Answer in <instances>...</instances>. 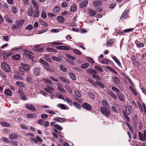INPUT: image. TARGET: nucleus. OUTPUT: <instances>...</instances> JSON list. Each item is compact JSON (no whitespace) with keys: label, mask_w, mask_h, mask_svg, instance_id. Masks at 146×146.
<instances>
[{"label":"nucleus","mask_w":146,"mask_h":146,"mask_svg":"<svg viewBox=\"0 0 146 146\" xmlns=\"http://www.w3.org/2000/svg\"><path fill=\"white\" fill-rule=\"evenodd\" d=\"M30 66L27 64H23L22 66L19 67L20 75H23V72H26L30 70Z\"/></svg>","instance_id":"f257e3e1"},{"label":"nucleus","mask_w":146,"mask_h":146,"mask_svg":"<svg viewBox=\"0 0 146 146\" xmlns=\"http://www.w3.org/2000/svg\"><path fill=\"white\" fill-rule=\"evenodd\" d=\"M28 15L30 16H32L34 15V16L35 17H38L39 15V12L38 10V8L35 9H29L28 11Z\"/></svg>","instance_id":"f03ea898"},{"label":"nucleus","mask_w":146,"mask_h":146,"mask_svg":"<svg viewBox=\"0 0 146 146\" xmlns=\"http://www.w3.org/2000/svg\"><path fill=\"white\" fill-rule=\"evenodd\" d=\"M24 22L25 20L23 19L17 21H16L15 24L12 25V28L14 30L18 29L21 27L22 25L24 24Z\"/></svg>","instance_id":"7ed1b4c3"},{"label":"nucleus","mask_w":146,"mask_h":146,"mask_svg":"<svg viewBox=\"0 0 146 146\" xmlns=\"http://www.w3.org/2000/svg\"><path fill=\"white\" fill-rule=\"evenodd\" d=\"M109 108L101 107L100 108L102 114L106 117H108L110 116V112Z\"/></svg>","instance_id":"20e7f679"},{"label":"nucleus","mask_w":146,"mask_h":146,"mask_svg":"<svg viewBox=\"0 0 146 146\" xmlns=\"http://www.w3.org/2000/svg\"><path fill=\"white\" fill-rule=\"evenodd\" d=\"M1 68L5 72H10L11 71V67L10 65L6 62H3L1 63Z\"/></svg>","instance_id":"39448f33"},{"label":"nucleus","mask_w":146,"mask_h":146,"mask_svg":"<svg viewBox=\"0 0 146 146\" xmlns=\"http://www.w3.org/2000/svg\"><path fill=\"white\" fill-rule=\"evenodd\" d=\"M93 4L98 11H100L102 10L101 8V3L98 1H95L94 2Z\"/></svg>","instance_id":"423d86ee"},{"label":"nucleus","mask_w":146,"mask_h":146,"mask_svg":"<svg viewBox=\"0 0 146 146\" xmlns=\"http://www.w3.org/2000/svg\"><path fill=\"white\" fill-rule=\"evenodd\" d=\"M17 92L19 94L22 100L24 101L27 100V97L22 91L19 90Z\"/></svg>","instance_id":"0eeeda50"},{"label":"nucleus","mask_w":146,"mask_h":146,"mask_svg":"<svg viewBox=\"0 0 146 146\" xmlns=\"http://www.w3.org/2000/svg\"><path fill=\"white\" fill-rule=\"evenodd\" d=\"M129 11V10L128 9L125 10L120 17V19L122 20L126 18Z\"/></svg>","instance_id":"6e6552de"},{"label":"nucleus","mask_w":146,"mask_h":146,"mask_svg":"<svg viewBox=\"0 0 146 146\" xmlns=\"http://www.w3.org/2000/svg\"><path fill=\"white\" fill-rule=\"evenodd\" d=\"M82 106L84 108L88 111H90L92 109V108L90 105L86 102L83 103Z\"/></svg>","instance_id":"1a4fd4ad"},{"label":"nucleus","mask_w":146,"mask_h":146,"mask_svg":"<svg viewBox=\"0 0 146 146\" xmlns=\"http://www.w3.org/2000/svg\"><path fill=\"white\" fill-rule=\"evenodd\" d=\"M100 62L102 64L110 65L111 63V61L106 58H104Z\"/></svg>","instance_id":"9d476101"},{"label":"nucleus","mask_w":146,"mask_h":146,"mask_svg":"<svg viewBox=\"0 0 146 146\" xmlns=\"http://www.w3.org/2000/svg\"><path fill=\"white\" fill-rule=\"evenodd\" d=\"M26 107L27 109L31 111H35L36 110L35 106L30 104H27L26 105Z\"/></svg>","instance_id":"9b49d317"},{"label":"nucleus","mask_w":146,"mask_h":146,"mask_svg":"<svg viewBox=\"0 0 146 146\" xmlns=\"http://www.w3.org/2000/svg\"><path fill=\"white\" fill-rule=\"evenodd\" d=\"M57 85L58 90L59 91L62 92L63 93H65L66 92L65 90L62 87V85L59 83L57 84Z\"/></svg>","instance_id":"f8f14e48"},{"label":"nucleus","mask_w":146,"mask_h":146,"mask_svg":"<svg viewBox=\"0 0 146 146\" xmlns=\"http://www.w3.org/2000/svg\"><path fill=\"white\" fill-rule=\"evenodd\" d=\"M139 138L141 141L143 142L145 141L146 140V135H144L141 132H139Z\"/></svg>","instance_id":"ddd939ff"},{"label":"nucleus","mask_w":146,"mask_h":146,"mask_svg":"<svg viewBox=\"0 0 146 146\" xmlns=\"http://www.w3.org/2000/svg\"><path fill=\"white\" fill-rule=\"evenodd\" d=\"M33 73L34 75L36 76L39 75L40 74V70L39 68L36 67L34 69Z\"/></svg>","instance_id":"4468645a"},{"label":"nucleus","mask_w":146,"mask_h":146,"mask_svg":"<svg viewBox=\"0 0 146 146\" xmlns=\"http://www.w3.org/2000/svg\"><path fill=\"white\" fill-rule=\"evenodd\" d=\"M54 119L56 121L62 123L66 121V119L64 118L57 117H55Z\"/></svg>","instance_id":"2eb2a0df"},{"label":"nucleus","mask_w":146,"mask_h":146,"mask_svg":"<svg viewBox=\"0 0 146 146\" xmlns=\"http://www.w3.org/2000/svg\"><path fill=\"white\" fill-rule=\"evenodd\" d=\"M70 46H60L57 47L56 48L60 50H69L70 49Z\"/></svg>","instance_id":"dca6fc26"},{"label":"nucleus","mask_w":146,"mask_h":146,"mask_svg":"<svg viewBox=\"0 0 146 146\" xmlns=\"http://www.w3.org/2000/svg\"><path fill=\"white\" fill-rule=\"evenodd\" d=\"M9 137L11 139H15L17 138L18 136L16 133H12L9 135Z\"/></svg>","instance_id":"f3484780"},{"label":"nucleus","mask_w":146,"mask_h":146,"mask_svg":"<svg viewBox=\"0 0 146 146\" xmlns=\"http://www.w3.org/2000/svg\"><path fill=\"white\" fill-rule=\"evenodd\" d=\"M134 57L133 58L132 57V61L133 64L135 66H139V62L138 60L137 59L134 58Z\"/></svg>","instance_id":"a211bd4d"},{"label":"nucleus","mask_w":146,"mask_h":146,"mask_svg":"<svg viewBox=\"0 0 146 146\" xmlns=\"http://www.w3.org/2000/svg\"><path fill=\"white\" fill-rule=\"evenodd\" d=\"M114 42V40L113 39L109 40L107 42L106 45L107 46H109L112 45Z\"/></svg>","instance_id":"6ab92c4d"},{"label":"nucleus","mask_w":146,"mask_h":146,"mask_svg":"<svg viewBox=\"0 0 146 146\" xmlns=\"http://www.w3.org/2000/svg\"><path fill=\"white\" fill-rule=\"evenodd\" d=\"M131 110L132 108L130 106H127L126 107L125 111L127 114L129 115L131 112Z\"/></svg>","instance_id":"aec40b11"},{"label":"nucleus","mask_w":146,"mask_h":146,"mask_svg":"<svg viewBox=\"0 0 146 146\" xmlns=\"http://www.w3.org/2000/svg\"><path fill=\"white\" fill-rule=\"evenodd\" d=\"M112 80L114 84L117 85H118L120 83V80L118 78L115 76L112 78Z\"/></svg>","instance_id":"412c9836"},{"label":"nucleus","mask_w":146,"mask_h":146,"mask_svg":"<svg viewBox=\"0 0 146 146\" xmlns=\"http://www.w3.org/2000/svg\"><path fill=\"white\" fill-rule=\"evenodd\" d=\"M88 1L87 0H85L81 2L80 4V7L83 8L86 6L88 3Z\"/></svg>","instance_id":"4be33fe9"},{"label":"nucleus","mask_w":146,"mask_h":146,"mask_svg":"<svg viewBox=\"0 0 146 146\" xmlns=\"http://www.w3.org/2000/svg\"><path fill=\"white\" fill-rule=\"evenodd\" d=\"M88 12L90 16H94L96 14V12L92 9H90L88 11Z\"/></svg>","instance_id":"5701e85b"},{"label":"nucleus","mask_w":146,"mask_h":146,"mask_svg":"<svg viewBox=\"0 0 146 146\" xmlns=\"http://www.w3.org/2000/svg\"><path fill=\"white\" fill-rule=\"evenodd\" d=\"M70 78L72 80H76V76L73 73L70 72L69 74Z\"/></svg>","instance_id":"b1692460"},{"label":"nucleus","mask_w":146,"mask_h":146,"mask_svg":"<svg viewBox=\"0 0 146 146\" xmlns=\"http://www.w3.org/2000/svg\"><path fill=\"white\" fill-rule=\"evenodd\" d=\"M102 103L104 106V107L109 108V104L106 100H103L102 101Z\"/></svg>","instance_id":"393cba45"},{"label":"nucleus","mask_w":146,"mask_h":146,"mask_svg":"<svg viewBox=\"0 0 146 146\" xmlns=\"http://www.w3.org/2000/svg\"><path fill=\"white\" fill-rule=\"evenodd\" d=\"M57 20L60 23H63L65 21L64 18L61 16H58L57 17Z\"/></svg>","instance_id":"a878e982"},{"label":"nucleus","mask_w":146,"mask_h":146,"mask_svg":"<svg viewBox=\"0 0 146 146\" xmlns=\"http://www.w3.org/2000/svg\"><path fill=\"white\" fill-rule=\"evenodd\" d=\"M5 93L8 96H11L12 95L11 91L9 89H6L5 91Z\"/></svg>","instance_id":"bb28decb"},{"label":"nucleus","mask_w":146,"mask_h":146,"mask_svg":"<svg viewBox=\"0 0 146 146\" xmlns=\"http://www.w3.org/2000/svg\"><path fill=\"white\" fill-rule=\"evenodd\" d=\"M135 43L138 47H143L144 46V44L141 42L139 41H137L136 40L135 42Z\"/></svg>","instance_id":"cd10ccee"},{"label":"nucleus","mask_w":146,"mask_h":146,"mask_svg":"<svg viewBox=\"0 0 146 146\" xmlns=\"http://www.w3.org/2000/svg\"><path fill=\"white\" fill-rule=\"evenodd\" d=\"M117 95L118 98L121 101H123L124 100V96L121 94L119 93H117Z\"/></svg>","instance_id":"c85d7f7f"},{"label":"nucleus","mask_w":146,"mask_h":146,"mask_svg":"<svg viewBox=\"0 0 146 146\" xmlns=\"http://www.w3.org/2000/svg\"><path fill=\"white\" fill-rule=\"evenodd\" d=\"M106 68L107 69H108L110 70L111 72H113L115 74H118V73L116 71V70H114L112 67H111L110 66H106Z\"/></svg>","instance_id":"c756f323"},{"label":"nucleus","mask_w":146,"mask_h":146,"mask_svg":"<svg viewBox=\"0 0 146 146\" xmlns=\"http://www.w3.org/2000/svg\"><path fill=\"white\" fill-rule=\"evenodd\" d=\"M32 4L34 8L37 9L38 8V4L35 0H32L31 1Z\"/></svg>","instance_id":"7c9ffc66"},{"label":"nucleus","mask_w":146,"mask_h":146,"mask_svg":"<svg viewBox=\"0 0 146 146\" xmlns=\"http://www.w3.org/2000/svg\"><path fill=\"white\" fill-rule=\"evenodd\" d=\"M74 53L79 55H81L82 54V53L79 50L75 49H72Z\"/></svg>","instance_id":"2f4dec72"},{"label":"nucleus","mask_w":146,"mask_h":146,"mask_svg":"<svg viewBox=\"0 0 146 146\" xmlns=\"http://www.w3.org/2000/svg\"><path fill=\"white\" fill-rule=\"evenodd\" d=\"M77 10V7L75 4L72 5L71 8V10L72 11L75 12Z\"/></svg>","instance_id":"473e14b6"},{"label":"nucleus","mask_w":146,"mask_h":146,"mask_svg":"<svg viewBox=\"0 0 146 146\" xmlns=\"http://www.w3.org/2000/svg\"><path fill=\"white\" fill-rule=\"evenodd\" d=\"M39 61L40 62L44 64L45 66H49V64L42 59H39Z\"/></svg>","instance_id":"72a5a7b5"},{"label":"nucleus","mask_w":146,"mask_h":146,"mask_svg":"<svg viewBox=\"0 0 146 146\" xmlns=\"http://www.w3.org/2000/svg\"><path fill=\"white\" fill-rule=\"evenodd\" d=\"M52 58L53 60L56 61L61 62L62 61V60L61 58L57 57L56 56H52Z\"/></svg>","instance_id":"f704fd0d"},{"label":"nucleus","mask_w":146,"mask_h":146,"mask_svg":"<svg viewBox=\"0 0 146 146\" xmlns=\"http://www.w3.org/2000/svg\"><path fill=\"white\" fill-rule=\"evenodd\" d=\"M21 58L19 54H16L13 56H12V58L13 59H15L17 60H19Z\"/></svg>","instance_id":"c9c22d12"},{"label":"nucleus","mask_w":146,"mask_h":146,"mask_svg":"<svg viewBox=\"0 0 146 146\" xmlns=\"http://www.w3.org/2000/svg\"><path fill=\"white\" fill-rule=\"evenodd\" d=\"M94 68L96 70H97L101 72H102L103 71V70L102 68L98 66H95L94 67Z\"/></svg>","instance_id":"e433bc0d"},{"label":"nucleus","mask_w":146,"mask_h":146,"mask_svg":"<svg viewBox=\"0 0 146 146\" xmlns=\"http://www.w3.org/2000/svg\"><path fill=\"white\" fill-rule=\"evenodd\" d=\"M89 66V64L88 63H85L82 65L80 67L82 69H84L88 68Z\"/></svg>","instance_id":"4c0bfd02"},{"label":"nucleus","mask_w":146,"mask_h":146,"mask_svg":"<svg viewBox=\"0 0 146 146\" xmlns=\"http://www.w3.org/2000/svg\"><path fill=\"white\" fill-rule=\"evenodd\" d=\"M60 69L62 71L66 72L67 70L66 68L63 65L61 64L59 66Z\"/></svg>","instance_id":"58836bf2"},{"label":"nucleus","mask_w":146,"mask_h":146,"mask_svg":"<svg viewBox=\"0 0 146 146\" xmlns=\"http://www.w3.org/2000/svg\"><path fill=\"white\" fill-rule=\"evenodd\" d=\"M113 59L119 66H120L121 65V64L120 62L119 61V60L115 56H113Z\"/></svg>","instance_id":"ea45409f"},{"label":"nucleus","mask_w":146,"mask_h":146,"mask_svg":"<svg viewBox=\"0 0 146 146\" xmlns=\"http://www.w3.org/2000/svg\"><path fill=\"white\" fill-rule=\"evenodd\" d=\"M23 54L26 56L27 57L31 59H33L34 58V57L31 55L25 52L23 53Z\"/></svg>","instance_id":"a19ab883"},{"label":"nucleus","mask_w":146,"mask_h":146,"mask_svg":"<svg viewBox=\"0 0 146 146\" xmlns=\"http://www.w3.org/2000/svg\"><path fill=\"white\" fill-rule=\"evenodd\" d=\"M66 57L72 60H75L76 59V57L71 56L70 55L68 54H66Z\"/></svg>","instance_id":"79ce46f5"},{"label":"nucleus","mask_w":146,"mask_h":146,"mask_svg":"<svg viewBox=\"0 0 146 146\" xmlns=\"http://www.w3.org/2000/svg\"><path fill=\"white\" fill-rule=\"evenodd\" d=\"M27 116L29 118H35L36 117V115L34 113H31L28 114L27 115Z\"/></svg>","instance_id":"37998d69"},{"label":"nucleus","mask_w":146,"mask_h":146,"mask_svg":"<svg viewBox=\"0 0 146 146\" xmlns=\"http://www.w3.org/2000/svg\"><path fill=\"white\" fill-rule=\"evenodd\" d=\"M59 79L63 81V82L67 83V84H69L70 82H69L67 80H66L65 78H64L62 77H59Z\"/></svg>","instance_id":"c03bdc74"},{"label":"nucleus","mask_w":146,"mask_h":146,"mask_svg":"<svg viewBox=\"0 0 146 146\" xmlns=\"http://www.w3.org/2000/svg\"><path fill=\"white\" fill-rule=\"evenodd\" d=\"M134 30V28H130L124 30L123 31L124 33H128L133 31Z\"/></svg>","instance_id":"a18cd8bd"},{"label":"nucleus","mask_w":146,"mask_h":146,"mask_svg":"<svg viewBox=\"0 0 146 146\" xmlns=\"http://www.w3.org/2000/svg\"><path fill=\"white\" fill-rule=\"evenodd\" d=\"M60 10V8L59 7L56 6L54 7L53 11L54 13H56L58 12Z\"/></svg>","instance_id":"49530a36"},{"label":"nucleus","mask_w":146,"mask_h":146,"mask_svg":"<svg viewBox=\"0 0 146 146\" xmlns=\"http://www.w3.org/2000/svg\"><path fill=\"white\" fill-rule=\"evenodd\" d=\"M23 48V46H20L18 47L13 48L11 49V50L13 51L18 50Z\"/></svg>","instance_id":"de8ad7c7"},{"label":"nucleus","mask_w":146,"mask_h":146,"mask_svg":"<svg viewBox=\"0 0 146 146\" xmlns=\"http://www.w3.org/2000/svg\"><path fill=\"white\" fill-rule=\"evenodd\" d=\"M21 128L23 129H27L29 128V126L27 125H25L23 124L20 125Z\"/></svg>","instance_id":"09e8293b"},{"label":"nucleus","mask_w":146,"mask_h":146,"mask_svg":"<svg viewBox=\"0 0 146 146\" xmlns=\"http://www.w3.org/2000/svg\"><path fill=\"white\" fill-rule=\"evenodd\" d=\"M54 127L55 128V129H58L60 131L62 130V127L58 124L54 125Z\"/></svg>","instance_id":"8fccbe9b"},{"label":"nucleus","mask_w":146,"mask_h":146,"mask_svg":"<svg viewBox=\"0 0 146 146\" xmlns=\"http://www.w3.org/2000/svg\"><path fill=\"white\" fill-rule=\"evenodd\" d=\"M86 59L88 61L92 64L94 63V61L93 59L89 57H86Z\"/></svg>","instance_id":"3c124183"},{"label":"nucleus","mask_w":146,"mask_h":146,"mask_svg":"<svg viewBox=\"0 0 146 146\" xmlns=\"http://www.w3.org/2000/svg\"><path fill=\"white\" fill-rule=\"evenodd\" d=\"M58 106L61 108L62 109L66 110V106L63 104H59L58 105Z\"/></svg>","instance_id":"603ef678"},{"label":"nucleus","mask_w":146,"mask_h":146,"mask_svg":"<svg viewBox=\"0 0 146 146\" xmlns=\"http://www.w3.org/2000/svg\"><path fill=\"white\" fill-rule=\"evenodd\" d=\"M73 104L74 106L77 108L80 109L81 108V106L77 102H73Z\"/></svg>","instance_id":"864d4df0"},{"label":"nucleus","mask_w":146,"mask_h":146,"mask_svg":"<svg viewBox=\"0 0 146 146\" xmlns=\"http://www.w3.org/2000/svg\"><path fill=\"white\" fill-rule=\"evenodd\" d=\"M109 93L114 99H117V97L115 94L111 92H110Z\"/></svg>","instance_id":"5fc2aeb1"},{"label":"nucleus","mask_w":146,"mask_h":146,"mask_svg":"<svg viewBox=\"0 0 146 146\" xmlns=\"http://www.w3.org/2000/svg\"><path fill=\"white\" fill-rule=\"evenodd\" d=\"M93 78L98 80H100L101 78L95 74H93L92 75Z\"/></svg>","instance_id":"6e6d98bb"},{"label":"nucleus","mask_w":146,"mask_h":146,"mask_svg":"<svg viewBox=\"0 0 146 146\" xmlns=\"http://www.w3.org/2000/svg\"><path fill=\"white\" fill-rule=\"evenodd\" d=\"M137 103L138 105V106L139 107V108L140 109V111L143 113V109L142 107V106H141V105L139 101H137Z\"/></svg>","instance_id":"4d7b16f0"},{"label":"nucleus","mask_w":146,"mask_h":146,"mask_svg":"<svg viewBox=\"0 0 146 146\" xmlns=\"http://www.w3.org/2000/svg\"><path fill=\"white\" fill-rule=\"evenodd\" d=\"M72 69L73 70H76V72H78L79 73H82V70L81 69L79 68L74 67L72 68Z\"/></svg>","instance_id":"13d9d810"},{"label":"nucleus","mask_w":146,"mask_h":146,"mask_svg":"<svg viewBox=\"0 0 146 146\" xmlns=\"http://www.w3.org/2000/svg\"><path fill=\"white\" fill-rule=\"evenodd\" d=\"M0 75L2 78H3L4 79H5L7 77V75L3 72H0Z\"/></svg>","instance_id":"bf43d9fd"},{"label":"nucleus","mask_w":146,"mask_h":146,"mask_svg":"<svg viewBox=\"0 0 146 146\" xmlns=\"http://www.w3.org/2000/svg\"><path fill=\"white\" fill-rule=\"evenodd\" d=\"M46 50L47 51H48L50 52H55L57 51L56 50H55L49 47L46 48Z\"/></svg>","instance_id":"052dcab7"},{"label":"nucleus","mask_w":146,"mask_h":146,"mask_svg":"<svg viewBox=\"0 0 146 146\" xmlns=\"http://www.w3.org/2000/svg\"><path fill=\"white\" fill-rule=\"evenodd\" d=\"M111 89L112 90L115 91L117 93H119V90L117 88L113 86L111 87Z\"/></svg>","instance_id":"680f3d73"},{"label":"nucleus","mask_w":146,"mask_h":146,"mask_svg":"<svg viewBox=\"0 0 146 146\" xmlns=\"http://www.w3.org/2000/svg\"><path fill=\"white\" fill-rule=\"evenodd\" d=\"M74 93L76 96L79 97H81L82 96V95L80 93L77 91H75Z\"/></svg>","instance_id":"e2e57ef3"},{"label":"nucleus","mask_w":146,"mask_h":146,"mask_svg":"<svg viewBox=\"0 0 146 146\" xmlns=\"http://www.w3.org/2000/svg\"><path fill=\"white\" fill-rule=\"evenodd\" d=\"M96 83L99 86H100L102 88H104L105 86L101 82L97 81H96Z\"/></svg>","instance_id":"0e129e2a"},{"label":"nucleus","mask_w":146,"mask_h":146,"mask_svg":"<svg viewBox=\"0 0 146 146\" xmlns=\"http://www.w3.org/2000/svg\"><path fill=\"white\" fill-rule=\"evenodd\" d=\"M46 112L50 114H55V113L54 111L49 109L46 110Z\"/></svg>","instance_id":"69168bd1"},{"label":"nucleus","mask_w":146,"mask_h":146,"mask_svg":"<svg viewBox=\"0 0 146 146\" xmlns=\"http://www.w3.org/2000/svg\"><path fill=\"white\" fill-rule=\"evenodd\" d=\"M25 29L27 30H32L33 29V27L32 25L30 24L26 27Z\"/></svg>","instance_id":"338daca9"},{"label":"nucleus","mask_w":146,"mask_h":146,"mask_svg":"<svg viewBox=\"0 0 146 146\" xmlns=\"http://www.w3.org/2000/svg\"><path fill=\"white\" fill-rule=\"evenodd\" d=\"M48 30V29H43L41 30V31H39L38 32V34H41L42 33H43L44 32H45L47 31Z\"/></svg>","instance_id":"774afa93"}]
</instances>
